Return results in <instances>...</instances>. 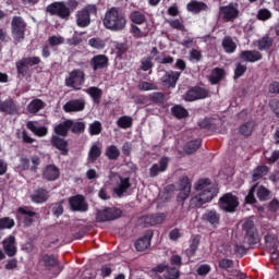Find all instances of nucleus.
I'll use <instances>...</instances> for the list:
<instances>
[{
  "instance_id": "f257e3e1",
  "label": "nucleus",
  "mask_w": 279,
  "mask_h": 279,
  "mask_svg": "<svg viewBox=\"0 0 279 279\" xmlns=\"http://www.w3.org/2000/svg\"><path fill=\"white\" fill-rule=\"evenodd\" d=\"M194 196L190 201L191 208H202L217 197L219 190L208 179L198 180L194 186Z\"/></svg>"
},
{
  "instance_id": "f03ea898",
  "label": "nucleus",
  "mask_w": 279,
  "mask_h": 279,
  "mask_svg": "<svg viewBox=\"0 0 279 279\" xmlns=\"http://www.w3.org/2000/svg\"><path fill=\"white\" fill-rule=\"evenodd\" d=\"M102 25L109 32H122L128 25V20L119 12V9L113 7L105 13Z\"/></svg>"
},
{
  "instance_id": "7ed1b4c3",
  "label": "nucleus",
  "mask_w": 279,
  "mask_h": 279,
  "mask_svg": "<svg viewBox=\"0 0 279 279\" xmlns=\"http://www.w3.org/2000/svg\"><path fill=\"white\" fill-rule=\"evenodd\" d=\"M84 82H86L84 70L75 69L70 72L69 76L65 78V86L74 88L75 90H82Z\"/></svg>"
},
{
  "instance_id": "20e7f679",
  "label": "nucleus",
  "mask_w": 279,
  "mask_h": 279,
  "mask_svg": "<svg viewBox=\"0 0 279 279\" xmlns=\"http://www.w3.org/2000/svg\"><path fill=\"white\" fill-rule=\"evenodd\" d=\"M218 207L225 213H236L239 197L232 193H227L219 198Z\"/></svg>"
},
{
  "instance_id": "39448f33",
  "label": "nucleus",
  "mask_w": 279,
  "mask_h": 279,
  "mask_svg": "<svg viewBox=\"0 0 279 279\" xmlns=\"http://www.w3.org/2000/svg\"><path fill=\"white\" fill-rule=\"evenodd\" d=\"M97 14V5L87 4L76 12V25L78 27H88L90 25V15Z\"/></svg>"
},
{
  "instance_id": "423d86ee",
  "label": "nucleus",
  "mask_w": 279,
  "mask_h": 279,
  "mask_svg": "<svg viewBox=\"0 0 279 279\" xmlns=\"http://www.w3.org/2000/svg\"><path fill=\"white\" fill-rule=\"evenodd\" d=\"M25 29H27V23L21 16H14L11 22V32L14 40L21 43L25 38Z\"/></svg>"
},
{
  "instance_id": "0eeeda50",
  "label": "nucleus",
  "mask_w": 279,
  "mask_h": 279,
  "mask_svg": "<svg viewBox=\"0 0 279 279\" xmlns=\"http://www.w3.org/2000/svg\"><path fill=\"white\" fill-rule=\"evenodd\" d=\"M219 15L226 23H230L239 19V4H228L220 7Z\"/></svg>"
},
{
  "instance_id": "6e6552de",
  "label": "nucleus",
  "mask_w": 279,
  "mask_h": 279,
  "mask_svg": "<svg viewBox=\"0 0 279 279\" xmlns=\"http://www.w3.org/2000/svg\"><path fill=\"white\" fill-rule=\"evenodd\" d=\"M49 14H56L59 19H66L71 16V9L64 4V2H54L47 7Z\"/></svg>"
},
{
  "instance_id": "1a4fd4ad",
  "label": "nucleus",
  "mask_w": 279,
  "mask_h": 279,
  "mask_svg": "<svg viewBox=\"0 0 279 279\" xmlns=\"http://www.w3.org/2000/svg\"><path fill=\"white\" fill-rule=\"evenodd\" d=\"M121 217V211L118 208H107L105 210H98L96 215L97 221H112V219H119Z\"/></svg>"
},
{
  "instance_id": "9d476101",
  "label": "nucleus",
  "mask_w": 279,
  "mask_h": 279,
  "mask_svg": "<svg viewBox=\"0 0 279 279\" xmlns=\"http://www.w3.org/2000/svg\"><path fill=\"white\" fill-rule=\"evenodd\" d=\"M111 180L117 181V185L114 186L113 191L118 195V197H121V195H123V193H125L128 189H130V178H123L119 174H113L111 177Z\"/></svg>"
},
{
  "instance_id": "9b49d317",
  "label": "nucleus",
  "mask_w": 279,
  "mask_h": 279,
  "mask_svg": "<svg viewBox=\"0 0 279 279\" xmlns=\"http://www.w3.org/2000/svg\"><path fill=\"white\" fill-rule=\"evenodd\" d=\"M86 108L85 99H71L63 105L64 112H82Z\"/></svg>"
},
{
  "instance_id": "f8f14e48",
  "label": "nucleus",
  "mask_w": 279,
  "mask_h": 279,
  "mask_svg": "<svg viewBox=\"0 0 279 279\" xmlns=\"http://www.w3.org/2000/svg\"><path fill=\"white\" fill-rule=\"evenodd\" d=\"M243 230L246 234L245 240L247 241V243H250L251 245L257 243L258 238L256 234V228H254V221L246 220L243 226Z\"/></svg>"
},
{
  "instance_id": "ddd939ff",
  "label": "nucleus",
  "mask_w": 279,
  "mask_h": 279,
  "mask_svg": "<svg viewBox=\"0 0 279 279\" xmlns=\"http://www.w3.org/2000/svg\"><path fill=\"white\" fill-rule=\"evenodd\" d=\"M206 97H208V90L202 87H194L184 95L185 101H196V99H206Z\"/></svg>"
},
{
  "instance_id": "4468645a",
  "label": "nucleus",
  "mask_w": 279,
  "mask_h": 279,
  "mask_svg": "<svg viewBox=\"0 0 279 279\" xmlns=\"http://www.w3.org/2000/svg\"><path fill=\"white\" fill-rule=\"evenodd\" d=\"M69 204L72 210H76L78 213H86V210H88V204H86V201L82 195H76L74 197H71L69 199Z\"/></svg>"
},
{
  "instance_id": "2eb2a0df",
  "label": "nucleus",
  "mask_w": 279,
  "mask_h": 279,
  "mask_svg": "<svg viewBox=\"0 0 279 279\" xmlns=\"http://www.w3.org/2000/svg\"><path fill=\"white\" fill-rule=\"evenodd\" d=\"M43 178L48 182H54V180L60 178V169L56 165H48L43 171Z\"/></svg>"
},
{
  "instance_id": "dca6fc26",
  "label": "nucleus",
  "mask_w": 279,
  "mask_h": 279,
  "mask_svg": "<svg viewBox=\"0 0 279 279\" xmlns=\"http://www.w3.org/2000/svg\"><path fill=\"white\" fill-rule=\"evenodd\" d=\"M2 245L7 255H9L10 257L16 255V238L10 235L9 238L3 240Z\"/></svg>"
},
{
  "instance_id": "f3484780",
  "label": "nucleus",
  "mask_w": 279,
  "mask_h": 279,
  "mask_svg": "<svg viewBox=\"0 0 279 279\" xmlns=\"http://www.w3.org/2000/svg\"><path fill=\"white\" fill-rule=\"evenodd\" d=\"M179 199L184 201L191 195V182L189 178H183L179 183Z\"/></svg>"
},
{
  "instance_id": "a211bd4d",
  "label": "nucleus",
  "mask_w": 279,
  "mask_h": 279,
  "mask_svg": "<svg viewBox=\"0 0 279 279\" xmlns=\"http://www.w3.org/2000/svg\"><path fill=\"white\" fill-rule=\"evenodd\" d=\"M178 80H180V72H167L163 77L162 82L165 86L168 88H175V84H178Z\"/></svg>"
},
{
  "instance_id": "6ab92c4d",
  "label": "nucleus",
  "mask_w": 279,
  "mask_h": 279,
  "mask_svg": "<svg viewBox=\"0 0 279 279\" xmlns=\"http://www.w3.org/2000/svg\"><path fill=\"white\" fill-rule=\"evenodd\" d=\"M169 165V159L167 157H162L159 160V163H155L150 168V175L151 178H156L158 173H162L163 171H167V167Z\"/></svg>"
},
{
  "instance_id": "aec40b11",
  "label": "nucleus",
  "mask_w": 279,
  "mask_h": 279,
  "mask_svg": "<svg viewBox=\"0 0 279 279\" xmlns=\"http://www.w3.org/2000/svg\"><path fill=\"white\" fill-rule=\"evenodd\" d=\"M109 59L105 54L95 56L90 60V64L94 71H99V69H106L108 66Z\"/></svg>"
},
{
  "instance_id": "412c9836",
  "label": "nucleus",
  "mask_w": 279,
  "mask_h": 279,
  "mask_svg": "<svg viewBox=\"0 0 279 279\" xmlns=\"http://www.w3.org/2000/svg\"><path fill=\"white\" fill-rule=\"evenodd\" d=\"M31 199L35 204H45V202L49 199V192H47L45 189L35 190L31 195Z\"/></svg>"
},
{
  "instance_id": "4be33fe9",
  "label": "nucleus",
  "mask_w": 279,
  "mask_h": 279,
  "mask_svg": "<svg viewBox=\"0 0 279 279\" xmlns=\"http://www.w3.org/2000/svg\"><path fill=\"white\" fill-rule=\"evenodd\" d=\"M19 213H21V215H24V226L29 227L34 223V220L36 219V217H38V215L36 214V211H33L32 209H29V207L23 208L20 207L19 208Z\"/></svg>"
},
{
  "instance_id": "5701e85b",
  "label": "nucleus",
  "mask_w": 279,
  "mask_h": 279,
  "mask_svg": "<svg viewBox=\"0 0 279 279\" xmlns=\"http://www.w3.org/2000/svg\"><path fill=\"white\" fill-rule=\"evenodd\" d=\"M240 58L244 62H258V60H263V54L256 50H246L241 52Z\"/></svg>"
},
{
  "instance_id": "b1692460",
  "label": "nucleus",
  "mask_w": 279,
  "mask_h": 279,
  "mask_svg": "<svg viewBox=\"0 0 279 279\" xmlns=\"http://www.w3.org/2000/svg\"><path fill=\"white\" fill-rule=\"evenodd\" d=\"M26 128L31 130V132H33L35 136H40V137L47 136V132H48L47 126H39L38 122L36 121L27 122Z\"/></svg>"
},
{
  "instance_id": "393cba45",
  "label": "nucleus",
  "mask_w": 279,
  "mask_h": 279,
  "mask_svg": "<svg viewBox=\"0 0 279 279\" xmlns=\"http://www.w3.org/2000/svg\"><path fill=\"white\" fill-rule=\"evenodd\" d=\"M186 9L189 12H193L194 14H198V12L208 10V4L202 1L192 0L187 3Z\"/></svg>"
},
{
  "instance_id": "a878e982",
  "label": "nucleus",
  "mask_w": 279,
  "mask_h": 279,
  "mask_svg": "<svg viewBox=\"0 0 279 279\" xmlns=\"http://www.w3.org/2000/svg\"><path fill=\"white\" fill-rule=\"evenodd\" d=\"M151 245V233H147L135 242L137 252H145Z\"/></svg>"
},
{
  "instance_id": "bb28decb",
  "label": "nucleus",
  "mask_w": 279,
  "mask_h": 279,
  "mask_svg": "<svg viewBox=\"0 0 279 279\" xmlns=\"http://www.w3.org/2000/svg\"><path fill=\"white\" fill-rule=\"evenodd\" d=\"M165 219H167V216H165V214H155L144 217V221L145 223H147V226H158L160 223H163Z\"/></svg>"
},
{
  "instance_id": "cd10ccee",
  "label": "nucleus",
  "mask_w": 279,
  "mask_h": 279,
  "mask_svg": "<svg viewBox=\"0 0 279 279\" xmlns=\"http://www.w3.org/2000/svg\"><path fill=\"white\" fill-rule=\"evenodd\" d=\"M203 219L208 221L210 226L217 227L219 226V219H221V216L216 210H209L203 215Z\"/></svg>"
},
{
  "instance_id": "c85d7f7f",
  "label": "nucleus",
  "mask_w": 279,
  "mask_h": 279,
  "mask_svg": "<svg viewBox=\"0 0 279 279\" xmlns=\"http://www.w3.org/2000/svg\"><path fill=\"white\" fill-rule=\"evenodd\" d=\"M43 108H45V102L41 99H34L27 105V112L36 114Z\"/></svg>"
},
{
  "instance_id": "c756f323",
  "label": "nucleus",
  "mask_w": 279,
  "mask_h": 279,
  "mask_svg": "<svg viewBox=\"0 0 279 279\" xmlns=\"http://www.w3.org/2000/svg\"><path fill=\"white\" fill-rule=\"evenodd\" d=\"M0 110L1 112H7L8 114H15V112H17L16 105H14L12 99H7L4 102H2Z\"/></svg>"
},
{
  "instance_id": "7c9ffc66",
  "label": "nucleus",
  "mask_w": 279,
  "mask_h": 279,
  "mask_svg": "<svg viewBox=\"0 0 279 279\" xmlns=\"http://www.w3.org/2000/svg\"><path fill=\"white\" fill-rule=\"evenodd\" d=\"M222 47L226 53H234V51H236V43H234V40L229 36L223 38Z\"/></svg>"
},
{
  "instance_id": "2f4dec72",
  "label": "nucleus",
  "mask_w": 279,
  "mask_h": 279,
  "mask_svg": "<svg viewBox=\"0 0 279 279\" xmlns=\"http://www.w3.org/2000/svg\"><path fill=\"white\" fill-rule=\"evenodd\" d=\"M69 130H71V120H66L54 128V132L58 136H66Z\"/></svg>"
},
{
  "instance_id": "473e14b6",
  "label": "nucleus",
  "mask_w": 279,
  "mask_h": 279,
  "mask_svg": "<svg viewBox=\"0 0 279 279\" xmlns=\"http://www.w3.org/2000/svg\"><path fill=\"white\" fill-rule=\"evenodd\" d=\"M226 75V72L222 69L216 68L210 76H209V81L211 84H219V82H221V80H223Z\"/></svg>"
},
{
  "instance_id": "72a5a7b5",
  "label": "nucleus",
  "mask_w": 279,
  "mask_h": 279,
  "mask_svg": "<svg viewBox=\"0 0 279 279\" xmlns=\"http://www.w3.org/2000/svg\"><path fill=\"white\" fill-rule=\"evenodd\" d=\"M269 172V168L267 166H258L255 170H253L252 181L257 182L264 175H267Z\"/></svg>"
},
{
  "instance_id": "f704fd0d",
  "label": "nucleus",
  "mask_w": 279,
  "mask_h": 279,
  "mask_svg": "<svg viewBox=\"0 0 279 279\" xmlns=\"http://www.w3.org/2000/svg\"><path fill=\"white\" fill-rule=\"evenodd\" d=\"M274 45V39L269 36H264L262 39L257 40V48L259 51H265Z\"/></svg>"
},
{
  "instance_id": "c9c22d12",
  "label": "nucleus",
  "mask_w": 279,
  "mask_h": 279,
  "mask_svg": "<svg viewBox=\"0 0 279 279\" xmlns=\"http://www.w3.org/2000/svg\"><path fill=\"white\" fill-rule=\"evenodd\" d=\"M99 156H101V147L94 144L88 151V162H95Z\"/></svg>"
},
{
  "instance_id": "e433bc0d",
  "label": "nucleus",
  "mask_w": 279,
  "mask_h": 279,
  "mask_svg": "<svg viewBox=\"0 0 279 279\" xmlns=\"http://www.w3.org/2000/svg\"><path fill=\"white\" fill-rule=\"evenodd\" d=\"M254 121L246 122L240 126V133L242 136H251L252 132H254Z\"/></svg>"
},
{
  "instance_id": "4c0bfd02",
  "label": "nucleus",
  "mask_w": 279,
  "mask_h": 279,
  "mask_svg": "<svg viewBox=\"0 0 279 279\" xmlns=\"http://www.w3.org/2000/svg\"><path fill=\"white\" fill-rule=\"evenodd\" d=\"M199 145H202L201 140L189 142L184 147L185 154H195V150L199 149Z\"/></svg>"
},
{
  "instance_id": "58836bf2",
  "label": "nucleus",
  "mask_w": 279,
  "mask_h": 279,
  "mask_svg": "<svg viewBox=\"0 0 279 279\" xmlns=\"http://www.w3.org/2000/svg\"><path fill=\"white\" fill-rule=\"evenodd\" d=\"M52 143L57 149L66 154V142L63 138L58 137L57 135L52 136Z\"/></svg>"
},
{
  "instance_id": "ea45409f",
  "label": "nucleus",
  "mask_w": 279,
  "mask_h": 279,
  "mask_svg": "<svg viewBox=\"0 0 279 279\" xmlns=\"http://www.w3.org/2000/svg\"><path fill=\"white\" fill-rule=\"evenodd\" d=\"M89 47L92 49H105L106 48V41L99 37H95L88 40Z\"/></svg>"
},
{
  "instance_id": "a19ab883",
  "label": "nucleus",
  "mask_w": 279,
  "mask_h": 279,
  "mask_svg": "<svg viewBox=\"0 0 279 279\" xmlns=\"http://www.w3.org/2000/svg\"><path fill=\"white\" fill-rule=\"evenodd\" d=\"M85 93L92 97L93 101H99L101 99V89L98 87H89L85 89Z\"/></svg>"
},
{
  "instance_id": "79ce46f5",
  "label": "nucleus",
  "mask_w": 279,
  "mask_h": 279,
  "mask_svg": "<svg viewBox=\"0 0 279 279\" xmlns=\"http://www.w3.org/2000/svg\"><path fill=\"white\" fill-rule=\"evenodd\" d=\"M171 111L177 119H184L185 117H189V111H186L182 106H174Z\"/></svg>"
},
{
  "instance_id": "37998d69",
  "label": "nucleus",
  "mask_w": 279,
  "mask_h": 279,
  "mask_svg": "<svg viewBox=\"0 0 279 279\" xmlns=\"http://www.w3.org/2000/svg\"><path fill=\"white\" fill-rule=\"evenodd\" d=\"M117 124L122 130H128V128H132V118L128 116H123L118 119Z\"/></svg>"
},
{
  "instance_id": "c03bdc74",
  "label": "nucleus",
  "mask_w": 279,
  "mask_h": 279,
  "mask_svg": "<svg viewBox=\"0 0 279 279\" xmlns=\"http://www.w3.org/2000/svg\"><path fill=\"white\" fill-rule=\"evenodd\" d=\"M13 226H15L14 219L10 217L0 219V230H12Z\"/></svg>"
},
{
  "instance_id": "a18cd8bd",
  "label": "nucleus",
  "mask_w": 279,
  "mask_h": 279,
  "mask_svg": "<svg viewBox=\"0 0 279 279\" xmlns=\"http://www.w3.org/2000/svg\"><path fill=\"white\" fill-rule=\"evenodd\" d=\"M106 154L110 160H117L121 153L119 151V148L117 146L111 145L107 148Z\"/></svg>"
},
{
  "instance_id": "49530a36",
  "label": "nucleus",
  "mask_w": 279,
  "mask_h": 279,
  "mask_svg": "<svg viewBox=\"0 0 279 279\" xmlns=\"http://www.w3.org/2000/svg\"><path fill=\"white\" fill-rule=\"evenodd\" d=\"M131 21L133 23H136L137 25H141V24L145 23V14H143L140 11H133L131 13Z\"/></svg>"
},
{
  "instance_id": "de8ad7c7",
  "label": "nucleus",
  "mask_w": 279,
  "mask_h": 279,
  "mask_svg": "<svg viewBox=\"0 0 279 279\" xmlns=\"http://www.w3.org/2000/svg\"><path fill=\"white\" fill-rule=\"evenodd\" d=\"M70 129H72V132H74V134H80L84 132V130H86V124H84V122H74L73 120H71Z\"/></svg>"
},
{
  "instance_id": "09e8293b",
  "label": "nucleus",
  "mask_w": 279,
  "mask_h": 279,
  "mask_svg": "<svg viewBox=\"0 0 279 279\" xmlns=\"http://www.w3.org/2000/svg\"><path fill=\"white\" fill-rule=\"evenodd\" d=\"M257 197L260 199V202H267L269 199V191L265 186H259L257 189Z\"/></svg>"
},
{
  "instance_id": "8fccbe9b",
  "label": "nucleus",
  "mask_w": 279,
  "mask_h": 279,
  "mask_svg": "<svg viewBox=\"0 0 279 279\" xmlns=\"http://www.w3.org/2000/svg\"><path fill=\"white\" fill-rule=\"evenodd\" d=\"M89 134L92 136H97V134H101V122L95 121L89 125Z\"/></svg>"
},
{
  "instance_id": "3c124183",
  "label": "nucleus",
  "mask_w": 279,
  "mask_h": 279,
  "mask_svg": "<svg viewBox=\"0 0 279 279\" xmlns=\"http://www.w3.org/2000/svg\"><path fill=\"white\" fill-rule=\"evenodd\" d=\"M151 57H145L141 61V70L149 71L154 66V62L151 61Z\"/></svg>"
},
{
  "instance_id": "603ef678",
  "label": "nucleus",
  "mask_w": 279,
  "mask_h": 279,
  "mask_svg": "<svg viewBox=\"0 0 279 279\" xmlns=\"http://www.w3.org/2000/svg\"><path fill=\"white\" fill-rule=\"evenodd\" d=\"M48 43L51 47H57L58 45H64V37L60 35H54L49 37Z\"/></svg>"
},
{
  "instance_id": "864d4df0",
  "label": "nucleus",
  "mask_w": 279,
  "mask_h": 279,
  "mask_svg": "<svg viewBox=\"0 0 279 279\" xmlns=\"http://www.w3.org/2000/svg\"><path fill=\"white\" fill-rule=\"evenodd\" d=\"M155 60L159 64H173V57L171 56L159 54L155 58Z\"/></svg>"
},
{
  "instance_id": "5fc2aeb1",
  "label": "nucleus",
  "mask_w": 279,
  "mask_h": 279,
  "mask_svg": "<svg viewBox=\"0 0 279 279\" xmlns=\"http://www.w3.org/2000/svg\"><path fill=\"white\" fill-rule=\"evenodd\" d=\"M264 156L268 162L274 163L279 160V150H274L272 153L265 151Z\"/></svg>"
},
{
  "instance_id": "6e6d98bb",
  "label": "nucleus",
  "mask_w": 279,
  "mask_h": 279,
  "mask_svg": "<svg viewBox=\"0 0 279 279\" xmlns=\"http://www.w3.org/2000/svg\"><path fill=\"white\" fill-rule=\"evenodd\" d=\"M268 247H276L278 245V235L269 233L265 236Z\"/></svg>"
},
{
  "instance_id": "4d7b16f0",
  "label": "nucleus",
  "mask_w": 279,
  "mask_h": 279,
  "mask_svg": "<svg viewBox=\"0 0 279 279\" xmlns=\"http://www.w3.org/2000/svg\"><path fill=\"white\" fill-rule=\"evenodd\" d=\"M43 260L46 267H54V265H58V258H56V256L46 255Z\"/></svg>"
},
{
  "instance_id": "13d9d810",
  "label": "nucleus",
  "mask_w": 279,
  "mask_h": 279,
  "mask_svg": "<svg viewBox=\"0 0 279 279\" xmlns=\"http://www.w3.org/2000/svg\"><path fill=\"white\" fill-rule=\"evenodd\" d=\"M255 191H256V185H253L250 189L248 194L245 197V204H255L256 203V197L254 196Z\"/></svg>"
},
{
  "instance_id": "bf43d9fd",
  "label": "nucleus",
  "mask_w": 279,
  "mask_h": 279,
  "mask_svg": "<svg viewBox=\"0 0 279 279\" xmlns=\"http://www.w3.org/2000/svg\"><path fill=\"white\" fill-rule=\"evenodd\" d=\"M138 88L140 90H156L157 87L154 83L143 81L138 84Z\"/></svg>"
},
{
  "instance_id": "052dcab7",
  "label": "nucleus",
  "mask_w": 279,
  "mask_h": 279,
  "mask_svg": "<svg viewBox=\"0 0 279 279\" xmlns=\"http://www.w3.org/2000/svg\"><path fill=\"white\" fill-rule=\"evenodd\" d=\"M270 16H271V11L267 9H260L257 13V19H259V21H268Z\"/></svg>"
},
{
  "instance_id": "680f3d73",
  "label": "nucleus",
  "mask_w": 279,
  "mask_h": 279,
  "mask_svg": "<svg viewBox=\"0 0 279 279\" xmlns=\"http://www.w3.org/2000/svg\"><path fill=\"white\" fill-rule=\"evenodd\" d=\"M170 27H173V29H179L180 32H184V25L180 20H169L168 21Z\"/></svg>"
},
{
  "instance_id": "e2e57ef3",
  "label": "nucleus",
  "mask_w": 279,
  "mask_h": 279,
  "mask_svg": "<svg viewBox=\"0 0 279 279\" xmlns=\"http://www.w3.org/2000/svg\"><path fill=\"white\" fill-rule=\"evenodd\" d=\"M180 278V271L175 268H170L166 272V279H179Z\"/></svg>"
},
{
  "instance_id": "0e129e2a",
  "label": "nucleus",
  "mask_w": 279,
  "mask_h": 279,
  "mask_svg": "<svg viewBox=\"0 0 279 279\" xmlns=\"http://www.w3.org/2000/svg\"><path fill=\"white\" fill-rule=\"evenodd\" d=\"M247 71V65L238 63L235 68L234 77H241Z\"/></svg>"
},
{
  "instance_id": "69168bd1",
  "label": "nucleus",
  "mask_w": 279,
  "mask_h": 279,
  "mask_svg": "<svg viewBox=\"0 0 279 279\" xmlns=\"http://www.w3.org/2000/svg\"><path fill=\"white\" fill-rule=\"evenodd\" d=\"M197 274L198 276H206L210 274V265L208 264H203L197 268Z\"/></svg>"
},
{
  "instance_id": "338daca9",
  "label": "nucleus",
  "mask_w": 279,
  "mask_h": 279,
  "mask_svg": "<svg viewBox=\"0 0 279 279\" xmlns=\"http://www.w3.org/2000/svg\"><path fill=\"white\" fill-rule=\"evenodd\" d=\"M19 168L22 171H27V169H32V167H29V160L27 159V157H21Z\"/></svg>"
},
{
  "instance_id": "774afa93",
  "label": "nucleus",
  "mask_w": 279,
  "mask_h": 279,
  "mask_svg": "<svg viewBox=\"0 0 279 279\" xmlns=\"http://www.w3.org/2000/svg\"><path fill=\"white\" fill-rule=\"evenodd\" d=\"M269 106L272 112H275V114L279 117V100H276V99L270 100Z\"/></svg>"
}]
</instances>
